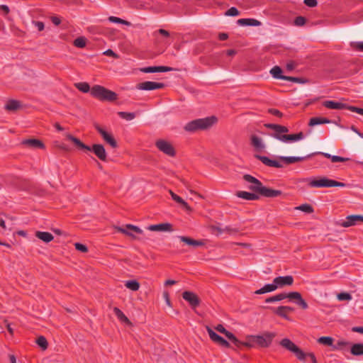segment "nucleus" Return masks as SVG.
<instances>
[{
	"label": "nucleus",
	"mask_w": 363,
	"mask_h": 363,
	"mask_svg": "<svg viewBox=\"0 0 363 363\" xmlns=\"http://www.w3.org/2000/svg\"><path fill=\"white\" fill-rule=\"evenodd\" d=\"M74 86L83 93H88L90 91L91 95L100 101L113 102L118 99V95L116 92L101 85H94L90 89V86L87 82H78Z\"/></svg>",
	"instance_id": "1"
},
{
	"label": "nucleus",
	"mask_w": 363,
	"mask_h": 363,
	"mask_svg": "<svg viewBox=\"0 0 363 363\" xmlns=\"http://www.w3.org/2000/svg\"><path fill=\"white\" fill-rule=\"evenodd\" d=\"M264 126L269 129H272L274 130L273 133L269 134L271 137L276 138L277 140L284 143L297 141L303 139L304 137L303 133L302 132H299L296 134H286V133L289 132V129L287 127L281 125L274 123H266L264 124Z\"/></svg>",
	"instance_id": "2"
},
{
	"label": "nucleus",
	"mask_w": 363,
	"mask_h": 363,
	"mask_svg": "<svg viewBox=\"0 0 363 363\" xmlns=\"http://www.w3.org/2000/svg\"><path fill=\"white\" fill-rule=\"evenodd\" d=\"M67 138L72 141L77 147L92 152L100 160L106 162L107 160V154L103 145L94 144L91 147L85 145L79 139L68 134Z\"/></svg>",
	"instance_id": "3"
},
{
	"label": "nucleus",
	"mask_w": 363,
	"mask_h": 363,
	"mask_svg": "<svg viewBox=\"0 0 363 363\" xmlns=\"http://www.w3.org/2000/svg\"><path fill=\"white\" fill-rule=\"evenodd\" d=\"M217 121V118L213 116L193 120L185 125L184 130L190 133L207 130L213 126Z\"/></svg>",
	"instance_id": "4"
},
{
	"label": "nucleus",
	"mask_w": 363,
	"mask_h": 363,
	"mask_svg": "<svg viewBox=\"0 0 363 363\" xmlns=\"http://www.w3.org/2000/svg\"><path fill=\"white\" fill-rule=\"evenodd\" d=\"M279 345L285 348L286 350L293 352L297 359L300 361L304 362L306 357H310L312 363H318L315 354L312 352L306 353L301 349H300L296 345H295L291 340L289 338L282 339Z\"/></svg>",
	"instance_id": "5"
},
{
	"label": "nucleus",
	"mask_w": 363,
	"mask_h": 363,
	"mask_svg": "<svg viewBox=\"0 0 363 363\" xmlns=\"http://www.w3.org/2000/svg\"><path fill=\"white\" fill-rule=\"evenodd\" d=\"M346 185L345 183L330 179L325 177L311 179L308 183V186L313 188L345 187Z\"/></svg>",
	"instance_id": "6"
},
{
	"label": "nucleus",
	"mask_w": 363,
	"mask_h": 363,
	"mask_svg": "<svg viewBox=\"0 0 363 363\" xmlns=\"http://www.w3.org/2000/svg\"><path fill=\"white\" fill-rule=\"evenodd\" d=\"M156 147L162 153L165 154L169 157H174L176 156V150L172 144L165 140L159 139L155 142Z\"/></svg>",
	"instance_id": "7"
},
{
	"label": "nucleus",
	"mask_w": 363,
	"mask_h": 363,
	"mask_svg": "<svg viewBox=\"0 0 363 363\" xmlns=\"http://www.w3.org/2000/svg\"><path fill=\"white\" fill-rule=\"evenodd\" d=\"M276 335L277 334L274 332H264L262 335H255L254 339H255L257 346L268 347L271 345Z\"/></svg>",
	"instance_id": "8"
},
{
	"label": "nucleus",
	"mask_w": 363,
	"mask_h": 363,
	"mask_svg": "<svg viewBox=\"0 0 363 363\" xmlns=\"http://www.w3.org/2000/svg\"><path fill=\"white\" fill-rule=\"evenodd\" d=\"M243 179L250 184L248 186V189L250 191L259 194H261L264 186L259 179L247 174L243 175Z\"/></svg>",
	"instance_id": "9"
},
{
	"label": "nucleus",
	"mask_w": 363,
	"mask_h": 363,
	"mask_svg": "<svg viewBox=\"0 0 363 363\" xmlns=\"http://www.w3.org/2000/svg\"><path fill=\"white\" fill-rule=\"evenodd\" d=\"M116 229L118 232L121 233L127 236H129L134 240L136 239L137 238L133 233V232L138 234H142L143 233L142 229L132 224H127L125 225V227L117 226L116 227Z\"/></svg>",
	"instance_id": "10"
},
{
	"label": "nucleus",
	"mask_w": 363,
	"mask_h": 363,
	"mask_svg": "<svg viewBox=\"0 0 363 363\" xmlns=\"http://www.w3.org/2000/svg\"><path fill=\"white\" fill-rule=\"evenodd\" d=\"M94 128L98 131V133L101 135L104 140L109 144L111 147L116 148L118 147V143L113 136L106 131L104 128H102L99 125H94Z\"/></svg>",
	"instance_id": "11"
},
{
	"label": "nucleus",
	"mask_w": 363,
	"mask_h": 363,
	"mask_svg": "<svg viewBox=\"0 0 363 363\" xmlns=\"http://www.w3.org/2000/svg\"><path fill=\"white\" fill-rule=\"evenodd\" d=\"M206 329L207 330V333L211 338V340L214 342L215 343L218 344L220 346H222L223 347L228 348L230 347V343L225 340L223 337L218 335L216 332H214L211 327L206 326Z\"/></svg>",
	"instance_id": "12"
},
{
	"label": "nucleus",
	"mask_w": 363,
	"mask_h": 363,
	"mask_svg": "<svg viewBox=\"0 0 363 363\" xmlns=\"http://www.w3.org/2000/svg\"><path fill=\"white\" fill-rule=\"evenodd\" d=\"M165 86L164 83L146 81L144 82L138 83L136 88L139 90L152 91L155 89H163Z\"/></svg>",
	"instance_id": "13"
},
{
	"label": "nucleus",
	"mask_w": 363,
	"mask_h": 363,
	"mask_svg": "<svg viewBox=\"0 0 363 363\" xmlns=\"http://www.w3.org/2000/svg\"><path fill=\"white\" fill-rule=\"evenodd\" d=\"M182 298L189 303L192 308H196L201 303V300L199 296L192 291H184L182 293Z\"/></svg>",
	"instance_id": "14"
},
{
	"label": "nucleus",
	"mask_w": 363,
	"mask_h": 363,
	"mask_svg": "<svg viewBox=\"0 0 363 363\" xmlns=\"http://www.w3.org/2000/svg\"><path fill=\"white\" fill-rule=\"evenodd\" d=\"M254 157L260 160L264 164L270 167H276V168H282L283 164L280 162L281 161H277L274 160H272L267 156H262L260 155H255Z\"/></svg>",
	"instance_id": "15"
},
{
	"label": "nucleus",
	"mask_w": 363,
	"mask_h": 363,
	"mask_svg": "<svg viewBox=\"0 0 363 363\" xmlns=\"http://www.w3.org/2000/svg\"><path fill=\"white\" fill-rule=\"evenodd\" d=\"M363 222V216L350 215L346 217L345 220L339 223V225L344 228H348L354 225L357 222Z\"/></svg>",
	"instance_id": "16"
},
{
	"label": "nucleus",
	"mask_w": 363,
	"mask_h": 363,
	"mask_svg": "<svg viewBox=\"0 0 363 363\" xmlns=\"http://www.w3.org/2000/svg\"><path fill=\"white\" fill-rule=\"evenodd\" d=\"M273 282L276 284L277 288H281L285 286H291L294 283V278L291 275L279 276L274 279Z\"/></svg>",
	"instance_id": "17"
},
{
	"label": "nucleus",
	"mask_w": 363,
	"mask_h": 363,
	"mask_svg": "<svg viewBox=\"0 0 363 363\" xmlns=\"http://www.w3.org/2000/svg\"><path fill=\"white\" fill-rule=\"evenodd\" d=\"M21 144L26 147L34 149H45V147L44 143L41 140L35 138L23 140L21 142Z\"/></svg>",
	"instance_id": "18"
},
{
	"label": "nucleus",
	"mask_w": 363,
	"mask_h": 363,
	"mask_svg": "<svg viewBox=\"0 0 363 363\" xmlns=\"http://www.w3.org/2000/svg\"><path fill=\"white\" fill-rule=\"evenodd\" d=\"M313 156V154H309L305 157H285V156H280L279 157V160L281 162H284L286 164H292L294 162H302L306 159L311 158Z\"/></svg>",
	"instance_id": "19"
},
{
	"label": "nucleus",
	"mask_w": 363,
	"mask_h": 363,
	"mask_svg": "<svg viewBox=\"0 0 363 363\" xmlns=\"http://www.w3.org/2000/svg\"><path fill=\"white\" fill-rule=\"evenodd\" d=\"M289 298L290 300H296V304L302 309H307L308 308V303L303 299L301 294L297 291H292L289 293Z\"/></svg>",
	"instance_id": "20"
},
{
	"label": "nucleus",
	"mask_w": 363,
	"mask_h": 363,
	"mask_svg": "<svg viewBox=\"0 0 363 363\" xmlns=\"http://www.w3.org/2000/svg\"><path fill=\"white\" fill-rule=\"evenodd\" d=\"M173 69L167 66H152L145 67L140 69V71L144 73H155V72H166L172 71Z\"/></svg>",
	"instance_id": "21"
},
{
	"label": "nucleus",
	"mask_w": 363,
	"mask_h": 363,
	"mask_svg": "<svg viewBox=\"0 0 363 363\" xmlns=\"http://www.w3.org/2000/svg\"><path fill=\"white\" fill-rule=\"evenodd\" d=\"M250 144L257 152H262L265 149V145L262 139L255 135L251 136Z\"/></svg>",
	"instance_id": "22"
},
{
	"label": "nucleus",
	"mask_w": 363,
	"mask_h": 363,
	"mask_svg": "<svg viewBox=\"0 0 363 363\" xmlns=\"http://www.w3.org/2000/svg\"><path fill=\"white\" fill-rule=\"evenodd\" d=\"M323 106L329 109L342 110L347 108V104L335 101H325L323 102Z\"/></svg>",
	"instance_id": "23"
},
{
	"label": "nucleus",
	"mask_w": 363,
	"mask_h": 363,
	"mask_svg": "<svg viewBox=\"0 0 363 363\" xmlns=\"http://www.w3.org/2000/svg\"><path fill=\"white\" fill-rule=\"evenodd\" d=\"M147 229L151 231H172V225L169 223H162L156 225H150Z\"/></svg>",
	"instance_id": "24"
},
{
	"label": "nucleus",
	"mask_w": 363,
	"mask_h": 363,
	"mask_svg": "<svg viewBox=\"0 0 363 363\" xmlns=\"http://www.w3.org/2000/svg\"><path fill=\"white\" fill-rule=\"evenodd\" d=\"M179 240L184 242L185 244L193 246V247H199L204 245V242L201 240H194L190 237L186 236H179Z\"/></svg>",
	"instance_id": "25"
},
{
	"label": "nucleus",
	"mask_w": 363,
	"mask_h": 363,
	"mask_svg": "<svg viewBox=\"0 0 363 363\" xmlns=\"http://www.w3.org/2000/svg\"><path fill=\"white\" fill-rule=\"evenodd\" d=\"M282 194V191L281 190L272 189L270 188H267L264 186L260 194L261 196H263L267 198H274L279 196Z\"/></svg>",
	"instance_id": "26"
},
{
	"label": "nucleus",
	"mask_w": 363,
	"mask_h": 363,
	"mask_svg": "<svg viewBox=\"0 0 363 363\" xmlns=\"http://www.w3.org/2000/svg\"><path fill=\"white\" fill-rule=\"evenodd\" d=\"M235 195L241 199L248 200V201H255L259 199V196L255 192H247L244 191H237Z\"/></svg>",
	"instance_id": "27"
},
{
	"label": "nucleus",
	"mask_w": 363,
	"mask_h": 363,
	"mask_svg": "<svg viewBox=\"0 0 363 363\" xmlns=\"http://www.w3.org/2000/svg\"><path fill=\"white\" fill-rule=\"evenodd\" d=\"M237 23L241 26H259L261 22L254 18H240Z\"/></svg>",
	"instance_id": "28"
},
{
	"label": "nucleus",
	"mask_w": 363,
	"mask_h": 363,
	"mask_svg": "<svg viewBox=\"0 0 363 363\" xmlns=\"http://www.w3.org/2000/svg\"><path fill=\"white\" fill-rule=\"evenodd\" d=\"M35 236L46 243L51 242L54 239V236L48 232L36 231Z\"/></svg>",
	"instance_id": "29"
},
{
	"label": "nucleus",
	"mask_w": 363,
	"mask_h": 363,
	"mask_svg": "<svg viewBox=\"0 0 363 363\" xmlns=\"http://www.w3.org/2000/svg\"><path fill=\"white\" fill-rule=\"evenodd\" d=\"M331 123V121L323 117H313L310 119L308 125L314 126L320 124H326Z\"/></svg>",
	"instance_id": "30"
},
{
	"label": "nucleus",
	"mask_w": 363,
	"mask_h": 363,
	"mask_svg": "<svg viewBox=\"0 0 363 363\" xmlns=\"http://www.w3.org/2000/svg\"><path fill=\"white\" fill-rule=\"evenodd\" d=\"M113 312L121 322L125 323L128 325H131V322L130 321V320L127 318V316L123 313V312L121 309H119L117 307H114Z\"/></svg>",
	"instance_id": "31"
},
{
	"label": "nucleus",
	"mask_w": 363,
	"mask_h": 363,
	"mask_svg": "<svg viewBox=\"0 0 363 363\" xmlns=\"http://www.w3.org/2000/svg\"><path fill=\"white\" fill-rule=\"evenodd\" d=\"M277 289V286L275 283L267 284L264 285L262 288L257 290L255 293L256 294H263L268 292H272L275 291Z\"/></svg>",
	"instance_id": "32"
},
{
	"label": "nucleus",
	"mask_w": 363,
	"mask_h": 363,
	"mask_svg": "<svg viewBox=\"0 0 363 363\" xmlns=\"http://www.w3.org/2000/svg\"><path fill=\"white\" fill-rule=\"evenodd\" d=\"M21 107V103L19 101L10 99L7 101L5 105V109L9 111H15Z\"/></svg>",
	"instance_id": "33"
},
{
	"label": "nucleus",
	"mask_w": 363,
	"mask_h": 363,
	"mask_svg": "<svg viewBox=\"0 0 363 363\" xmlns=\"http://www.w3.org/2000/svg\"><path fill=\"white\" fill-rule=\"evenodd\" d=\"M350 353L354 356L363 355V343H354L352 345Z\"/></svg>",
	"instance_id": "34"
},
{
	"label": "nucleus",
	"mask_w": 363,
	"mask_h": 363,
	"mask_svg": "<svg viewBox=\"0 0 363 363\" xmlns=\"http://www.w3.org/2000/svg\"><path fill=\"white\" fill-rule=\"evenodd\" d=\"M282 69L279 66H274L270 70V73L272 77L275 79H284L285 80L286 76L282 74Z\"/></svg>",
	"instance_id": "35"
},
{
	"label": "nucleus",
	"mask_w": 363,
	"mask_h": 363,
	"mask_svg": "<svg viewBox=\"0 0 363 363\" xmlns=\"http://www.w3.org/2000/svg\"><path fill=\"white\" fill-rule=\"evenodd\" d=\"M286 298H289V293L288 294L281 293V294H279L275 296H273L266 298L265 302L266 303H272V302H275V301H280Z\"/></svg>",
	"instance_id": "36"
},
{
	"label": "nucleus",
	"mask_w": 363,
	"mask_h": 363,
	"mask_svg": "<svg viewBox=\"0 0 363 363\" xmlns=\"http://www.w3.org/2000/svg\"><path fill=\"white\" fill-rule=\"evenodd\" d=\"M272 311L277 315L284 318L286 320H289V317L287 315V312L284 309L282 306H279L277 308H272Z\"/></svg>",
	"instance_id": "37"
},
{
	"label": "nucleus",
	"mask_w": 363,
	"mask_h": 363,
	"mask_svg": "<svg viewBox=\"0 0 363 363\" xmlns=\"http://www.w3.org/2000/svg\"><path fill=\"white\" fill-rule=\"evenodd\" d=\"M125 286L128 289L136 291L140 288V283L137 280H129L125 281Z\"/></svg>",
	"instance_id": "38"
},
{
	"label": "nucleus",
	"mask_w": 363,
	"mask_h": 363,
	"mask_svg": "<svg viewBox=\"0 0 363 363\" xmlns=\"http://www.w3.org/2000/svg\"><path fill=\"white\" fill-rule=\"evenodd\" d=\"M118 115L123 119L126 121H131L134 119L136 116V114L133 112H125V111H119Z\"/></svg>",
	"instance_id": "39"
},
{
	"label": "nucleus",
	"mask_w": 363,
	"mask_h": 363,
	"mask_svg": "<svg viewBox=\"0 0 363 363\" xmlns=\"http://www.w3.org/2000/svg\"><path fill=\"white\" fill-rule=\"evenodd\" d=\"M255 335H248L246 337V340L244 341V346L247 348L255 347L256 344V340L254 339Z\"/></svg>",
	"instance_id": "40"
},
{
	"label": "nucleus",
	"mask_w": 363,
	"mask_h": 363,
	"mask_svg": "<svg viewBox=\"0 0 363 363\" xmlns=\"http://www.w3.org/2000/svg\"><path fill=\"white\" fill-rule=\"evenodd\" d=\"M333 337L326 336L320 337L318 339V343L330 347H333Z\"/></svg>",
	"instance_id": "41"
},
{
	"label": "nucleus",
	"mask_w": 363,
	"mask_h": 363,
	"mask_svg": "<svg viewBox=\"0 0 363 363\" xmlns=\"http://www.w3.org/2000/svg\"><path fill=\"white\" fill-rule=\"evenodd\" d=\"M86 38L85 37H78L77 38L74 42L73 45L79 48H83L86 46Z\"/></svg>",
	"instance_id": "42"
},
{
	"label": "nucleus",
	"mask_w": 363,
	"mask_h": 363,
	"mask_svg": "<svg viewBox=\"0 0 363 363\" xmlns=\"http://www.w3.org/2000/svg\"><path fill=\"white\" fill-rule=\"evenodd\" d=\"M296 209L307 213H312L314 211L313 206L308 203H304L296 207Z\"/></svg>",
	"instance_id": "43"
},
{
	"label": "nucleus",
	"mask_w": 363,
	"mask_h": 363,
	"mask_svg": "<svg viewBox=\"0 0 363 363\" xmlns=\"http://www.w3.org/2000/svg\"><path fill=\"white\" fill-rule=\"evenodd\" d=\"M36 343L43 350H46L48 347V342L44 336H40L36 340Z\"/></svg>",
	"instance_id": "44"
},
{
	"label": "nucleus",
	"mask_w": 363,
	"mask_h": 363,
	"mask_svg": "<svg viewBox=\"0 0 363 363\" xmlns=\"http://www.w3.org/2000/svg\"><path fill=\"white\" fill-rule=\"evenodd\" d=\"M228 339L230 340L238 348H241L244 346V341L238 340L233 333H232Z\"/></svg>",
	"instance_id": "45"
},
{
	"label": "nucleus",
	"mask_w": 363,
	"mask_h": 363,
	"mask_svg": "<svg viewBox=\"0 0 363 363\" xmlns=\"http://www.w3.org/2000/svg\"><path fill=\"white\" fill-rule=\"evenodd\" d=\"M108 21L112 23H121L126 26L130 24V22L116 16H110L108 18Z\"/></svg>",
	"instance_id": "46"
},
{
	"label": "nucleus",
	"mask_w": 363,
	"mask_h": 363,
	"mask_svg": "<svg viewBox=\"0 0 363 363\" xmlns=\"http://www.w3.org/2000/svg\"><path fill=\"white\" fill-rule=\"evenodd\" d=\"M215 329H216L217 331H218L219 333H222V334L225 335V337H226L227 338H228V337H229V336L232 334V333H231V332H230V331L227 330L224 328V326H223V325H221V324H218V325L215 328Z\"/></svg>",
	"instance_id": "47"
},
{
	"label": "nucleus",
	"mask_w": 363,
	"mask_h": 363,
	"mask_svg": "<svg viewBox=\"0 0 363 363\" xmlns=\"http://www.w3.org/2000/svg\"><path fill=\"white\" fill-rule=\"evenodd\" d=\"M350 345V342L340 340L338 341L335 345L333 344V350H342L344 347Z\"/></svg>",
	"instance_id": "48"
},
{
	"label": "nucleus",
	"mask_w": 363,
	"mask_h": 363,
	"mask_svg": "<svg viewBox=\"0 0 363 363\" xmlns=\"http://www.w3.org/2000/svg\"><path fill=\"white\" fill-rule=\"evenodd\" d=\"M286 81L291 82H296L299 84H303L306 82V80L301 77H289L286 76Z\"/></svg>",
	"instance_id": "49"
},
{
	"label": "nucleus",
	"mask_w": 363,
	"mask_h": 363,
	"mask_svg": "<svg viewBox=\"0 0 363 363\" xmlns=\"http://www.w3.org/2000/svg\"><path fill=\"white\" fill-rule=\"evenodd\" d=\"M337 298L339 301H350L352 299V296L347 292H341L337 294Z\"/></svg>",
	"instance_id": "50"
},
{
	"label": "nucleus",
	"mask_w": 363,
	"mask_h": 363,
	"mask_svg": "<svg viewBox=\"0 0 363 363\" xmlns=\"http://www.w3.org/2000/svg\"><path fill=\"white\" fill-rule=\"evenodd\" d=\"M294 25L296 26H303L306 24V18L303 16H297L296 17V18L294 19Z\"/></svg>",
	"instance_id": "51"
},
{
	"label": "nucleus",
	"mask_w": 363,
	"mask_h": 363,
	"mask_svg": "<svg viewBox=\"0 0 363 363\" xmlns=\"http://www.w3.org/2000/svg\"><path fill=\"white\" fill-rule=\"evenodd\" d=\"M240 13L239 11L235 7H231L226 11L225 15L228 16H237Z\"/></svg>",
	"instance_id": "52"
},
{
	"label": "nucleus",
	"mask_w": 363,
	"mask_h": 363,
	"mask_svg": "<svg viewBox=\"0 0 363 363\" xmlns=\"http://www.w3.org/2000/svg\"><path fill=\"white\" fill-rule=\"evenodd\" d=\"M75 249L78 251H80L82 252H88V247L82 243L76 242L74 243Z\"/></svg>",
	"instance_id": "53"
},
{
	"label": "nucleus",
	"mask_w": 363,
	"mask_h": 363,
	"mask_svg": "<svg viewBox=\"0 0 363 363\" xmlns=\"http://www.w3.org/2000/svg\"><path fill=\"white\" fill-rule=\"evenodd\" d=\"M348 160H350V158L347 157H342L337 155H333V157H331L332 162H343Z\"/></svg>",
	"instance_id": "54"
},
{
	"label": "nucleus",
	"mask_w": 363,
	"mask_h": 363,
	"mask_svg": "<svg viewBox=\"0 0 363 363\" xmlns=\"http://www.w3.org/2000/svg\"><path fill=\"white\" fill-rule=\"evenodd\" d=\"M347 109L363 116V108H362L347 105Z\"/></svg>",
	"instance_id": "55"
},
{
	"label": "nucleus",
	"mask_w": 363,
	"mask_h": 363,
	"mask_svg": "<svg viewBox=\"0 0 363 363\" xmlns=\"http://www.w3.org/2000/svg\"><path fill=\"white\" fill-rule=\"evenodd\" d=\"M351 46L358 51L363 52V42L352 43Z\"/></svg>",
	"instance_id": "56"
},
{
	"label": "nucleus",
	"mask_w": 363,
	"mask_h": 363,
	"mask_svg": "<svg viewBox=\"0 0 363 363\" xmlns=\"http://www.w3.org/2000/svg\"><path fill=\"white\" fill-rule=\"evenodd\" d=\"M268 112L271 113L273 116H277L279 118H281L283 116V113L279 111L278 109L276 108H269L268 110Z\"/></svg>",
	"instance_id": "57"
},
{
	"label": "nucleus",
	"mask_w": 363,
	"mask_h": 363,
	"mask_svg": "<svg viewBox=\"0 0 363 363\" xmlns=\"http://www.w3.org/2000/svg\"><path fill=\"white\" fill-rule=\"evenodd\" d=\"M169 194L171 195L172 199L176 201L178 203H180L183 199L178 195H177L175 193H174L172 190H169Z\"/></svg>",
	"instance_id": "58"
},
{
	"label": "nucleus",
	"mask_w": 363,
	"mask_h": 363,
	"mask_svg": "<svg viewBox=\"0 0 363 363\" xmlns=\"http://www.w3.org/2000/svg\"><path fill=\"white\" fill-rule=\"evenodd\" d=\"M303 2L308 7H315L318 4L317 0H304Z\"/></svg>",
	"instance_id": "59"
},
{
	"label": "nucleus",
	"mask_w": 363,
	"mask_h": 363,
	"mask_svg": "<svg viewBox=\"0 0 363 363\" xmlns=\"http://www.w3.org/2000/svg\"><path fill=\"white\" fill-rule=\"evenodd\" d=\"M33 23L35 24V27L39 31H42L45 28V25L43 22L42 21H33Z\"/></svg>",
	"instance_id": "60"
},
{
	"label": "nucleus",
	"mask_w": 363,
	"mask_h": 363,
	"mask_svg": "<svg viewBox=\"0 0 363 363\" xmlns=\"http://www.w3.org/2000/svg\"><path fill=\"white\" fill-rule=\"evenodd\" d=\"M104 55H107V56H111V57H113L115 58H117L118 57V55L116 54L111 49H108L107 50H106L104 52Z\"/></svg>",
	"instance_id": "61"
},
{
	"label": "nucleus",
	"mask_w": 363,
	"mask_h": 363,
	"mask_svg": "<svg viewBox=\"0 0 363 363\" xmlns=\"http://www.w3.org/2000/svg\"><path fill=\"white\" fill-rule=\"evenodd\" d=\"M51 21L55 26H59L61 23L60 18L57 16H52Z\"/></svg>",
	"instance_id": "62"
},
{
	"label": "nucleus",
	"mask_w": 363,
	"mask_h": 363,
	"mask_svg": "<svg viewBox=\"0 0 363 363\" xmlns=\"http://www.w3.org/2000/svg\"><path fill=\"white\" fill-rule=\"evenodd\" d=\"M295 63L293 61H290L286 65V68L288 71H292L295 68Z\"/></svg>",
	"instance_id": "63"
},
{
	"label": "nucleus",
	"mask_w": 363,
	"mask_h": 363,
	"mask_svg": "<svg viewBox=\"0 0 363 363\" xmlns=\"http://www.w3.org/2000/svg\"><path fill=\"white\" fill-rule=\"evenodd\" d=\"M157 32L166 38L169 37L170 35L169 31L162 28L159 29Z\"/></svg>",
	"instance_id": "64"
}]
</instances>
